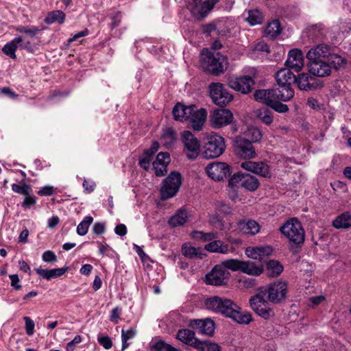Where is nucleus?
<instances>
[{
  "label": "nucleus",
  "instance_id": "f257e3e1",
  "mask_svg": "<svg viewBox=\"0 0 351 351\" xmlns=\"http://www.w3.org/2000/svg\"><path fill=\"white\" fill-rule=\"evenodd\" d=\"M204 305L206 309L221 313L239 324H247L252 319L250 313H242L236 303L225 297L211 296L205 300Z\"/></svg>",
  "mask_w": 351,
  "mask_h": 351
},
{
  "label": "nucleus",
  "instance_id": "f03ea898",
  "mask_svg": "<svg viewBox=\"0 0 351 351\" xmlns=\"http://www.w3.org/2000/svg\"><path fill=\"white\" fill-rule=\"evenodd\" d=\"M279 230L296 247H301L304 242V229L301 222L295 217L288 219L280 226Z\"/></svg>",
  "mask_w": 351,
  "mask_h": 351
},
{
  "label": "nucleus",
  "instance_id": "7ed1b4c3",
  "mask_svg": "<svg viewBox=\"0 0 351 351\" xmlns=\"http://www.w3.org/2000/svg\"><path fill=\"white\" fill-rule=\"evenodd\" d=\"M202 64L204 69L213 75H218L226 69V60L219 52H208L202 56Z\"/></svg>",
  "mask_w": 351,
  "mask_h": 351
},
{
  "label": "nucleus",
  "instance_id": "20e7f679",
  "mask_svg": "<svg viewBox=\"0 0 351 351\" xmlns=\"http://www.w3.org/2000/svg\"><path fill=\"white\" fill-rule=\"evenodd\" d=\"M226 148L224 138L215 133L204 138V155L206 158H215L220 156Z\"/></svg>",
  "mask_w": 351,
  "mask_h": 351
},
{
  "label": "nucleus",
  "instance_id": "39448f33",
  "mask_svg": "<svg viewBox=\"0 0 351 351\" xmlns=\"http://www.w3.org/2000/svg\"><path fill=\"white\" fill-rule=\"evenodd\" d=\"M255 99L274 98L282 101H287L294 96V91L291 86L278 85V88L257 90L254 94Z\"/></svg>",
  "mask_w": 351,
  "mask_h": 351
},
{
  "label": "nucleus",
  "instance_id": "423d86ee",
  "mask_svg": "<svg viewBox=\"0 0 351 351\" xmlns=\"http://www.w3.org/2000/svg\"><path fill=\"white\" fill-rule=\"evenodd\" d=\"M16 31L26 36H19L21 40L18 43V49H25L29 53H34L37 49L36 45L32 41V38L40 32V29L36 26H19Z\"/></svg>",
  "mask_w": 351,
  "mask_h": 351
},
{
  "label": "nucleus",
  "instance_id": "0eeeda50",
  "mask_svg": "<svg viewBox=\"0 0 351 351\" xmlns=\"http://www.w3.org/2000/svg\"><path fill=\"white\" fill-rule=\"evenodd\" d=\"M252 309L260 317L269 319L274 316V310L269 306L262 293H258L250 299Z\"/></svg>",
  "mask_w": 351,
  "mask_h": 351
},
{
  "label": "nucleus",
  "instance_id": "6e6552de",
  "mask_svg": "<svg viewBox=\"0 0 351 351\" xmlns=\"http://www.w3.org/2000/svg\"><path fill=\"white\" fill-rule=\"evenodd\" d=\"M219 0H192L188 5L192 16L197 21L203 20Z\"/></svg>",
  "mask_w": 351,
  "mask_h": 351
},
{
  "label": "nucleus",
  "instance_id": "1a4fd4ad",
  "mask_svg": "<svg viewBox=\"0 0 351 351\" xmlns=\"http://www.w3.org/2000/svg\"><path fill=\"white\" fill-rule=\"evenodd\" d=\"M287 293V284L284 281H276L269 285L265 291L268 300L274 304H279L285 300Z\"/></svg>",
  "mask_w": 351,
  "mask_h": 351
},
{
  "label": "nucleus",
  "instance_id": "9d476101",
  "mask_svg": "<svg viewBox=\"0 0 351 351\" xmlns=\"http://www.w3.org/2000/svg\"><path fill=\"white\" fill-rule=\"evenodd\" d=\"M182 184L181 177H166L160 189V197L162 200L174 197Z\"/></svg>",
  "mask_w": 351,
  "mask_h": 351
},
{
  "label": "nucleus",
  "instance_id": "9b49d317",
  "mask_svg": "<svg viewBox=\"0 0 351 351\" xmlns=\"http://www.w3.org/2000/svg\"><path fill=\"white\" fill-rule=\"evenodd\" d=\"M182 141L187 157L189 159H195L199 154L200 143L198 139L190 131H184L182 134Z\"/></svg>",
  "mask_w": 351,
  "mask_h": 351
},
{
  "label": "nucleus",
  "instance_id": "f8f14e48",
  "mask_svg": "<svg viewBox=\"0 0 351 351\" xmlns=\"http://www.w3.org/2000/svg\"><path fill=\"white\" fill-rule=\"evenodd\" d=\"M230 274L221 265H217L213 267L210 273L206 276V282L208 285L221 286L226 283Z\"/></svg>",
  "mask_w": 351,
  "mask_h": 351
},
{
  "label": "nucleus",
  "instance_id": "ddd939ff",
  "mask_svg": "<svg viewBox=\"0 0 351 351\" xmlns=\"http://www.w3.org/2000/svg\"><path fill=\"white\" fill-rule=\"evenodd\" d=\"M234 148L237 155L244 158L256 156L255 149L252 142L241 136H237L234 141Z\"/></svg>",
  "mask_w": 351,
  "mask_h": 351
},
{
  "label": "nucleus",
  "instance_id": "4468645a",
  "mask_svg": "<svg viewBox=\"0 0 351 351\" xmlns=\"http://www.w3.org/2000/svg\"><path fill=\"white\" fill-rule=\"evenodd\" d=\"M210 95L213 101L220 106L227 105L232 99V96L219 83L210 86Z\"/></svg>",
  "mask_w": 351,
  "mask_h": 351
},
{
  "label": "nucleus",
  "instance_id": "2eb2a0df",
  "mask_svg": "<svg viewBox=\"0 0 351 351\" xmlns=\"http://www.w3.org/2000/svg\"><path fill=\"white\" fill-rule=\"evenodd\" d=\"M235 167H231L226 162H213L208 165L206 168L208 176H249L245 175L240 171L234 172Z\"/></svg>",
  "mask_w": 351,
  "mask_h": 351
},
{
  "label": "nucleus",
  "instance_id": "dca6fc26",
  "mask_svg": "<svg viewBox=\"0 0 351 351\" xmlns=\"http://www.w3.org/2000/svg\"><path fill=\"white\" fill-rule=\"evenodd\" d=\"M232 118V113L228 109H217L210 114V121L214 128H220L230 124Z\"/></svg>",
  "mask_w": 351,
  "mask_h": 351
},
{
  "label": "nucleus",
  "instance_id": "f3484780",
  "mask_svg": "<svg viewBox=\"0 0 351 351\" xmlns=\"http://www.w3.org/2000/svg\"><path fill=\"white\" fill-rule=\"evenodd\" d=\"M254 85V79L249 75L241 76L239 77H230L228 86L231 88L246 94L250 93Z\"/></svg>",
  "mask_w": 351,
  "mask_h": 351
},
{
  "label": "nucleus",
  "instance_id": "a211bd4d",
  "mask_svg": "<svg viewBox=\"0 0 351 351\" xmlns=\"http://www.w3.org/2000/svg\"><path fill=\"white\" fill-rule=\"evenodd\" d=\"M189 326L207 336H213L215 328V322L210 318L191 319Z\"/></svg>",
  "mask_w": 351,
  "mask_h": 351
},
{
  "label": "nucleus",
  "instance_id": "6ab92c4d",
  "mask_svg": "<svg viewBox=\"0 0 351 351\" xmlns=\"http://www.w3.org/2000/svg\"><path fill=\"white\" fill-rule=\"evenodd\" d=\"M300 90H314L322 86V84L314 77L307 73H301L295 77V81Z\"/></svg>",
  "mask_w": 351,
  "mask_h": 351
},
{
  "label": "nucleus",
  "instance_id": "aec40b11",
  "mask_svg": "<svg viewBox=\"0 0 351 351\" xmlns=\"http://www.w3.org/2000/svg\"><path fill=\"white\" fill-rule=\"evenodd\" d=\"M171 161L170 155L167 152H160L152 162V169L155 171L156 176H166L167 173V166Z\"/></svg>",
  "mask_w": 351,
  "mask_h": 351
},
{
  "label": "nucleus",
  "instance_id": "412c9836",
  "mask_svg": "<svg viewBox=\"0 0 351 351\" xmlns=\"http://www.w3.org/2000/svg\"><path fill=\"white\" fill-rule=\"evenodd\" d=\"M285 64L290 69H293L295 72L300 71L304 66L302 52L298 49L290 50Z\"/></svg>",
  "mask_w": 351,
  "mask_h": 351
},
{
  "label": "nucleus",
  "instance_id": "4be33fe9",
  "mask_svg": "<svg viewBox=\"0 0 351 351\" xmlns=\"http://www.w3.org/2000/svg\"><path fill=\"white\" fill-rule=\"evenodd\" d=\"M308 71L314 76L324 77L331 73L330 66L327 60L308 63Z\"/></svg>",
  "mask_w": 351,
  "mask_h": 351
},
{
  "label": "nucleus",
  "instance_id": "5701e85b",
  "mask_svg": "<svg viewBox=\"0 0 351 351\" xmlns=\"http://www.w3.org/2000/svg\"><path fill=\"white\" fill-rule=\"evenodd\" d=\"M330 48L328 45L321 44L311 48L306 54L308 62L325 60L328 58Z\"/></svg>",
  "mask_w": 351,
  "mask_h": 351
},
{
  "label": "nucleus",
  "instance_id": "b1692460",
  "mask_svg": "<svg viewBox=\"0 0 351 351\" xmlns=\"http://www.w3.org/2000/svg\"><path fill=\"white\" fill-rule=\"evenodd\" d=\"M195 108V106L193 105L186 106L180 103H178L173 107L172 113L176 121H184L189 119Z\"/></svg>",
  "mask_w": 351,
  "mask_h": 351
},
{
  "label": "nucleus",
  "instance_id": "393cba45",
  "mask_svg": "<svg viewBox=\"0 0 351 351\" xmlns=\"http://www.w3.org/2000/svg\"><path fill=\"white\" fill-rule=\"evenodd\" d=\"M240 166L243 169L258 176H266L268 173V165L263 162L248 160L241 162Z\"/></svg>",
  "mask_w": 351,
  "mask_h": 351
},
{
  "label": "nucleus",
  "instance_id": "a878e982",
  "mask_svg": "<svg viewBox=\"0 0 351 351\" xmlns=\"http://www.w3.org/2000/svg\"><path fill=\"white\" fill-rule=\"evenodd\" d=\"M176 338L182 343L195 349L200 342V340L195 337V332L189 329L179 330L176 335Z\"/></svg>",
  "mask_w": 351,
  "mask_h": 351
},
{
  "label": "nucleus",
  "instance_id": "bb28decb",
  "mask_svg": "<svg viewBox=\"0 0 351 351\" xmlns=\"http://www.w3.org/2000/svg\"><path fill=\"white\" fill-rule=\"evenodd\" d=\"M296 76L289 68H285L278 71L276 74V80L278 85H286L291 86L295 82Z\"/></svg>",
  "mask_w": 351,
  "mask_h": 351
},
{
  "label": "nucleus",
  "instance_id": "cd10ccee",
  "mask_svg": "<svg viewBox=\"0 0 351 351\" xmlns=\"http://www.w3.org/2000/svg\"><path fill=\"white\" fill-rule=\"evenodd\" d=\"M206 117L207 112L204 108L198 110L195 108L192 116L189 118L192 128L195 131H200L205 123Z\"/></svg>",
  "mask_w": 351,
  "mask_h": 351
},
{
  "label": "nucleus",
  "instance_id": "c85d7f7f",
  "mask_svg": "<svg viewBox=\"0 0 351 351\" xmlns=\"http://www.w3.org/2000/svg\"><path fill=\"white\" fill-rule=\"evenodd\" d=\"M239 230L247 235H255L260 231V225L254 220L247 219L240 221L238 223Z\"/></svg>",
  "mask_w": 351,
  "mask_h": 351
},
{
  "label": "nucleus",
  "instance_id": "c756f323",
  "mask_svg": "<svg viewBox=\"0 0 351 351\" xmlns=\"http://www.w3.org/2000/svg\"><path fill=\"white\" fill-rule=\"evenodd\" d=\"M204 249L209 252L220 254H228L231 251V248L228 243H225L217 239L205 245Z\"/></svg>",
  "mask_w": 351,
  "mask_h": 351
},
{
  "label": "nucleus",
  "instance_id": "7c9ffc66",
  "mask_svg": "<svg viewBox=\"0 0 351 351\" xmlns=\"http://www.w3.org/2000/svg\"><path fill=\"white\" fill-rule=\"evenodd\" d=\"M307 36L312 42H319L322 40L326 36V32L322 25L316 24L310 26L307 29Z\"/></svg>",
  "mask_w": 351,
  "mask_h": 351
},
{
  "label": "nucleus",
  "instance_id": "2f4dec72",
  "mask_svg": "<svg viewBox=\"0 0 351 351\" xmlns=\"http://www.w3.org/2000/svg\"><path fill=\"white\" fill-rule=\"evenodd\" d=\"M256 101L261 102L265 104L267 106H269L275 111L279 113H285L289 111V107L287 104H284L281 103V100L274 99V98H267L265 97L263 99H255Z\"/></svg>",
  "mask_w": 351,
  "mask_h": 351
},
{
  "label": "nucleus",
  "instance_id": "473e14b6",
  "mask_svg": "<svg viewBox=\"0 0 351 351\" xmlns=\"http://www.w3.org/2000/svg\"><path fill=\"white\" fill-rule=\"evenodd\" d=\"M271 252L272 249L269 246L255 247L246 250V254L256 260H261L263 257L269 256Z\"/></svg>",
  "mask_w": 351,
  "mask_h": 351
},
{
  "label": "nucleus",
  "instance_id": "72a5a7b5",
  "mask_svg": "<svg viewBox=\"0 0 351 351\" xmlns=\"http://www.w3.org/2000/svg\"><path fill=\"white\" fill-rule=\"evenodd\" d=\"M263 267L252 261H243L241 271L248 275L258 276L263 272Z\"/></svg>",
  "mask_w": 351,
  "mask_h": 351
},
{
  "label": "nucleus",
  "instance_id": "f704fd0d",
  "mask_svg": "<svg viewBox=\"0 0 351 351\" xmlns=\"http://www.w3.org/2000/svg\"><path fill=\"white\" fill-rule=\"evenodd\" d=\"M68 269V267L65 268H56L52 269H45L42 267H38L35 269L37 274L47 280H51V278L59 277L62 276Z\"/></svg>",
  "mask_w": 351,
  "mask_h": 351
},
{
  "label": "nucleus",
  "instance_id": "c9c22d12",
  "mask_svg": "<svg viewBox=\"0 0 351 351\" xmlns=\"http://www.w3.org/2000/svg\"><path fill=\"white\" fill-rule=\"evenodd\" d=\"M189 218V214L185 208L179 209L168 221L172 227L183 226Z\"/></svg>",
  "mask_w": 351,
  "mask_h": 351
},
{
  "label": "nucleus",
  "instance_id": "e433bc0d",
  "mask_svg": "<svg viewBox=\"0 0 351 351\" xmlns=\"http://www.w3.org/2000/svg\"><path fill=\"white\" fill-rule=\"evenodd\" d=\"M332 226L337 229H347L351 227V213L345 212L338 215L332 221Z\"/></svg>",
  "mask_w": 351,
  "mask_h": 351
},
{
  "label": "nucleus",
  "instance_id": "4c0bfd02",
  "mask_svg": "<svg viewBox=\"0 0 351 351\" xmlns=\"http://www.w3.org/2000/svg\"><path fill=\"white\" fill-rule=\"evenodd\" d=\"M176 140V132L171 128L165 130L160 137L161 143L167 148L172 147Z\"/></svg>",
  "mask_w": 351,
  "mask_h": 351
},
{
  "label": "nucleus",
  "instance_id": "58836bf2",
  "mask_svg": "<svg viewBox=\"0 0 351 351\" xmlns=\"http://www.w3.org/2000/svg\"><path fill=\"white\" fill-rule=\"evenodd\" d=\"M267 274L270 277H277L283 271L282 265L278 261L270 260L266 264Z\"/></svg>",
  "mask_w": 351,
  "mask_h": 351
},
{
  "label": "nucleus",
  "instance_id": "ea45409f",
  "mask_svg": "<svg viewBox=\"0 0 351 351\" xmlns=\"http://www.w3.org/2000/svg\"><path fill=\"white\" fill-rule=\"evenodd\" d=\"M193 239L202 242H211L218 238V233L214 232H204L203 231L195 230L191 233Z\"/></svg>",
  "mask_w": 351,
  "mask_h": 351
},
{
  "label": "nucleus",
  "instance_id": "a19ab883",
  "mask_svg": "<svg viewBox=\"0 0 351 351\" xmlns=\"http://www.w3.org/2000/svg\"><path fill=\"white\" fill-rule=\"evenodd\" d=\"M256 117L266 125H270L273 122L272 112L267 107H263L255 110Z\"/></svg>",
  "mask_w": 351,
  "mask_h": 351
},
{
  "label": "nucleus",
  "instance_id": "79ce46f5",
  "mask_svg": "<svg viewBox=\"0 0 351 351\" xmlns=\"http://www.w3.org/2000/svg\"><path fill=\"white\" fill-rule=\"evenodd\" d=\"M21 40L19 38H14L12 40L5 44L2 48V51L12 59L16 58L15 51L18 49V43Z\"/></svg>",
  "mask_w": 351,
  "mask_h": 351
},
{
  "label": "nucleus",
  "instance_id": "37998d69",
  "mask_svg": "<svg viewBox=\"0 0 351 351\" xmlns=\"http://www.w3.org/2000/svg\"><path fill=\"white\" fill-rule=\"evenodd\" d=\"M280 32V24L278 20H274L269 23L265 29L266 36L271 39L275 38Z\"/></svg>",
  "mask_w": 351,
  "mask_h": 351
},
{
  "label": "nucleus",
  "instance_id": "c03bdc74",
  "mask_svg": "<svg viewBox=\"0 0 351 351\" xmlns=\"http://www.w3.org/2000/svg\"><path fill=\"white\" fill-rule=\"evenodd\" d=\"M65 14L61 10H55L49 12L45 19L47 24H51L57 22L59 24L64 23Z\"/></svg>",
  "mask_w": 351,
  "mask_h": 351
},
{
  "label": "nucleus",
  "instance_id": "a18cd8bd",
  "mask_svg": "<svg viewBox=\"0 0 351 351\" xmlns=\"http://www.w3.org/2000/svg\"><path fill=\"white\" fill-rule=\"evenodd\" d=\"M259 184V181L256 177H241V186L250 191L256 190Z\"/></svg>",
  "mask_w": 351,
  "mask_h": 351
},
{
  "label": "nucleus",
  "instance_id": "49530a36",
  "mask_svg": "<svg viewBox=\"0 0 351 351\" xmlns=\"http://www.w3.org/2000/svg\"><path fill=\"white\" fill-rule=\"evenodd\" d=\"M245 20L251 25L261 24L263 21V15L258 10H249Z\"/></svg>",
  "mask_w": 351,
  "mask_h": 351
},
{
  "label": "nucleus",
  "instance_id": "de8ad7c7",
  "mask_svg": "<svg viewBox=\"0 0 351 351\" xmlns=\"http://www.w3.org/2000/svg\"><path fill=\"white\" fill-rule=\"evenodd\" d=\"M150 351H180L163 340H159L150 346Z\"/></svg>",
  "mask_w": 351,
  "mask_h": 351
},
{
  "label": "nucleus",
  "instance_id": "09e8293b",
  "mask_svg": "<svg viewBox=\"0 0 351 351\" xmlns=\"http://www.w3.org/2000/svg\"><path fill=\"white\" fill-rule=\"evenodd\" d=\"M196 349L198 351H221L220 346L210 341H200Z\"/></svg>",
  "mask_w": 351,
  "mask_h": 351
},
{
  "label": "nucleus",
  "instance_id": "8fccbe9b",
  "mask_svg": "<svg viewBox=\"0 0 351 351\" xmlns=\"http://www.w3.org/2000/svg\"><path fill=\"white\" fill-rule=\"evenodd\" d=\"M328 58H327V61L329 63V65L330 66V69L332 67L335 69L339 68L341 65L346 63V61L344 58H343L341 56L335 54V53H331L330 51L329 52Z\"/></svg>",
  "mask_w": 351,
  "mask_h": 351
},
{
  "label": "nucleus",
  "instance_id": "3c124183",
  "mask_svg": "<svg viewBox=\"0 0 351 351\" xmlns=\"http://www.w3.org/2000/svg\"><path fill=\"white\" fill-rule=\"evenodd\" d=\"M93 218L90 216H86L78 224L77 227V233L80 236L85 235L88 230L90 225L93 223Z\"/></svg>",
  "mask_w": 351,
  "mask_h": 351
},
{
  "label": "nucleus",
  "instance_id": "603ef678",
  "mask_svg": "<svg viewBox=\"0 0 351 351\" xmlns=\"http://www.w3.org/2000/svg\"><path fill=\"white\" fill-rule=\"evenodd\" d=\"M242 262V261H239L237 259H228L223 261L221 263V265L226 270L228 269L234 271H241Z\"/></svg>",
  "mask_w": 351,
  "mask_h": 351
},
{
  "label": "nucleus",
  "instance_id": "864d4df0",
  "mask_svg": "<svg viewBox=\"0 0 351 351\" xmlns=\"http://www.w3.org/2000/svg\"><path fill=\"white\" fill-rule=\"evenodd\" d=\"M136 334V330L133 328H130L129 330H122L121 331V340H122V348L121 350H125L129 346V343L127 342L128 340L133 339Z\"/></svg>",
  "mask_w": 351,
  "mask_h": 351
},
{
  "label": "nucleus",
  "instance_id": "5fc2aeb1",
  "mask_svg": "<svg viewBox=\"0 0 351 351\" xmlns=\"http://www.w3.org/2000/svg\"><path fill=\"white\" fill-rule=\"evenodd\" d=\"M183 254L190 258H202V253L199 252V249L194 247L184 245L182 247Z\"/></svg>",
  "mask_w": 351,
  "mask_h": 351
},
{
  "label": "nucleus",
  "instance_id": "6e6d98bb",
  "mask_svg": "<svg viewBox=\"0 0 351 351\" xmlns=\"http://www.w3.org/2000/svg\"><path fill=\"white\" fill-rule=\"evenodd\" d=\"M12 189L14 192L21 195H29L32 193V188L27 184H23L21 185L17 184H13L12 185Z\"/></svg>",
  "mask_w": 351,
  "mask_h": 351
},
{
  "label": "nucleus",
  "instance_id": "4d7b16f0",
  "mask_svg": "<svg viewBox=\"0 0 351 351\" xmlns=\"http://www.w3.org/2000/svg\"><path fill=\"white\" fill-rule=\"evenodd\" d=\"M152 158L153 157L150 156L148 152H143L142 156L140 157L138 164L141 167L148 171L150 168L152 169V165L150 164Z\"/></svg>",
  "mask_w": 351,
  "mask_h": 351
},
{
  "label": "nucleus",
  "instance_id": "13d9d810",
  "mask_svg": "<svg viewBox=\"0 0 351 351\" xmlns=\"http://www.w3.org/2000/svg\"><path fill=\"white\" fill-rule=\"evenodd\" d=\"M202 31L204 34L210 35L212 32H216L217 34H221L219 29L218 23L213 22L208 24H206L203 26Z\"/></svg>",
  "mask_w": 351,
  "mask_h": 351
},
{
  "label": "nucleus",
  "instance_id": "bf43d9fd",
  "mask_svg": "<svg viewBox=\"0 0 351 351\" xmlns=\"http://www.w3.org/2000/svg\"><path fill=\"white\" fill-rule=\"evenodd\" d=\"M82 186L84 189V191L86 193H90L94 191L96 184L91 179H84Z\"/></svg>",
  "mask_w": 351,
  "mask_h": 351
},
{
  "label": "nucleus",
  "instance_id": "052dcab7",
  "mask_svg": "<svg viewBox=\"0 0 351 351\" xmlns=\"http://www.w3.org/2000/svg\"><path fill=\"white\" fill-rule=\"evenodd\" d=\"M42 259L47 263H55L57 261V256L53 252L47 250L43 254Z\"/></svg>",
  "mask_w": 351,
  "mask_h": 351
},
{
  "label": "nucleus",
  "instance_id": "680f3d73",
  "mask_svg": "<svg viewBox=\"0 0 351 351\" xmlns=\"http://www.w3.org/2000/svg\"><path fill=\"white\" fill-rule=\"evenodd\" d=\"M97 340L105 349L108 350L112 346V340L108 336H99Z\"/></svg>",
  "mask_w": 351,
  "mask_h": 351
},
{
  "label": "nucleus",
  "instance_id": "e2e57ef3",
  "mask_svg": "<svg viewBox=\"0 0 351 351\" xmlns=\"http://www.w3.org/2000/svg\"><path fill=\"white\" fill-rule=\"evenodd\" d=\"M54 193H56L54 187L49 185L43 186L38 191V194L40 196H49Z\"/></svg>",
  "mask_w": 351,
  "mask_h": 351
},
{
  "label": "nucleus",
  "instance_id": "0e129e2a",
  "mask_svg": "<svg viewBox=\"0 0 351 351\" xmlns=\"http://www.w3.org/2000/svg\"><path fill=\"white\" fill-rule=\"evenodd\" d=\"M25 330L28 335H32L34 332V322L29 317H25Z\"/></svg>",
  "mask_w": 351,
  "mask_h": 351
},
{
  "label": "nucleus",
  "instance_id": "69168bd1",
  "mask_svg": "<svg viewBox=\"0 0 351 351\" xmlns=\"http://www.w3.org/2000/svg\"><path fill=\"white\" fill-rule=\"evenodd\" d=\"M36 203V199L35 196L31 195H25L24 201L22 203V206L24 208H29L31 206L34 205Z\"/></svg>",
  "mask_w": 351,
  "mask_h": 351
},
{
  "label": "nucleus",
  "instance_id": "338daca9",
  "mask_svg": "<svg viewBox=\"0 0 351 351\" xmlns=\"http://www.w3.org/2000/svg\"><path fill=\"white\" fill-rule=\"evenodd\" d=\"M81 341L82 337L80 335H76L72 341L66 344V351H74L75 345L80 343Z\"/></svg>",
  "mask_w": 351,
  "mask_h": 351
},
{
  "label": "nucleus",
  "instance_id": "774afa93",
  "mask_svg": "<svg viewBox=\"0 0 351 351\" xmlns=\"http://www.w3.org/2000/svg\"><path fill=\"white\" fill-rule=\"evenodd\" d=\"M121 14L120 12H116L112 17V22L110 24V26L112 29H114L118 27L121 21Z\"/></svg>",
  "mask_w": 351,
  "mask_h": 351
}]
</instances>
